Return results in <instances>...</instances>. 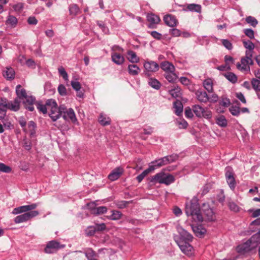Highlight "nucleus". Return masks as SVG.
<instances>
[{"instance_id": "nucleus-40", "label": "nucleus", "mask_w": 260, "mask_h": 260, "mask_svg": "<svg viewBox=\"0 0 260 260\" xmlns=\"http://www.w3.org/2000/svg\"><path fill=\"white\" fill-rule=\"evenodd\" d=\"M148 84L153 88L158 89L160 87V83L155 79L150 78L149 79Z\"/></svg>"}, {"instance_id": "nucleus-8", "label": "nucleus", "mask_w": 260, "mask_h": 260, "mask_svg": "<svg viewBox=\"0 0 260 260\" xmlns=\"http://www.w3.org/2000/svg\"><path fill=\"white\" fill-rule=\"evenodd\" d=\"M189 242L180 241L178 245L181 250L186 255L191 256L193 253V248L192 246L188 243Z\"/></svg>"}, {"instance_id": "nucleus-60", "label": "nucleus", "mask_w": 260, "mask_h": 260, "mask_svg": "<svg viewBox=\"0 0 260 260\" xmlns=\"http://www.w3.org/2000/svg\"><path fill=\"white\" fill-rule=\"evenodd\" d=\"M244 32L245 34V35L247 36L248 38H249L250 39H253L254 37V31L251 29H245L244 30Z\"/></svg>"}, {"instance_id": "nucleus-6", "label": "nucleus", "mask_w": 260, "mask_h": 260, "mask_svg": "<svg viewBox=\"0 0 260 260\" xmlns=\"http://www.w3.org/2000/svg\"><path fill=\"white\" fill-rule=\"evenodd\" d=\"M145 69L144 73L147 76L152 73L157 72L159 70V65L156 62L152 60H147L144 63Z\"/></svg>"}, {"instance_id": "nucleus-30", "label": "nucleus", "mask_w": 260, "mask_h": 260, "mask_svg": "<svg viewBox=\"0 0 260 260\" xmlns=\"http://www.w3.org/2000/svg\"><path fill=\"white\" fill-rule=\"evenodd\" d=\"M147 20L150 22L151 25L158 24L160 21L159 17L153 14H148L147 15Z\"/></svg>"}, {"instance_id": "nucleus-36", "label": "nucleus", "mask_w": 260, "mask_h": 260, "mask_svg": "<svg viewBox=\"0 0 260 260\" xmlns=\"http://www.w3.org/2000/svg\"><path fill=\"white\" fill-rule=\"evenodd\" d=\"M18 23V20L16 17L9 15L6 21V24L9 25L12 27H15Z\"/></svg>"}, {"instance_id": "nucleus-44", "label": "nucleus", "mask_w": 260, "mask_h": 260, "mask_svg": "<svg viewBox=\"0 0 260 260\" xmlns=\"http://www.w3.org/2000/svg\"><path fill=\"white\" fill-rule=\"evenodd\" d=\"M187 9L191 11L200 12L201 7L199 5L191 4L187 6Z\"/></svg>"}, {"instance_id": "nucleus-16", "label": "nucleus", "mask_w": 260, "mask_h": 260, "mask_svg": "<svg viewBox=\"0 0 260 260\" xmlns=\"http://www.w3.org/2000/svg\"><path fill=\"white\" fill-rule=\"evenodd\" d=\"M178 231L180 235L182 241L186 242H191L192 240L193 237L187 231L182 229V228H178Z\"/></svg>"}, {"instance_id": "nucleus-4", "label": "nucleus", "mask_w": 260, "mask_h": 260, "mask_svg": "<svg viewBox=\"0 0 260 260\" xmlns=\"http://www.w3.org/2000/svg\"><path fill=\"white\" fill-rule=\"evenodd\" d=\"M60 110L63 118L66 121H71L73 123L77 121L74 110L67 108L64 105H60Z\"/></svg>"}, {"instance_id": "nucleus-62", "label": "nucleus", "mask_w": 260, "mask_h": 260, "mask_svg": "<svg viewBox=\"0 0 260 260\" xmlns=\"http://www.w3.org/2000/svg\"><path fill=\"white\" fill-rule=\"evenodd\" d=\"M86 232L87 235L92 236L94 234L96 230L94 226H91L87 228Z\"/></svg>"}, {"instance_id": "nucleus-63", "label": "nucleus", "mask_w": 260, "mask_h": 260, "mask_svg": "<svg viewBox=\"0 0 260 260\" xmlns=\"http://www.w3.org/2000/svg\"><path fill=\"white\" fill-rule=\"evenodd\" d=\"M94 226L96 231H102L106 229V225L104 223L101 224H96Z\"/></svg>"}, {"instance_id": "nucleus-12", "label": "nucleus", "mask_w": 260, "mask_h": 260, "mask_svg": "<svg viewBox=\"0 0 260 260\" xmlns=\"http://www.w3.org/2000/svg\"><path fill=\"white\" fill-rule=\"evenodd\" d=\"M252 63L253 61H250L242 57L240 62H238L236 64V67L239 70L242 72L249 71L250 67L249 65L252 64Z\"/></svg>"}, {"instance_id": "nucleus-39", "label": "nucleus", "mask_w": 260, "mask_h": 260, "mask_svg": "<svg viewBox=\"0 0 260 260\" xmlns=\"http://www.w3.org/2000/svg\"><path fill=\"white\" fill-rule=\"evenodd\" d=\"M85 255L88 260L95 259L96 256L95 252L91 248H88L85 250Z\"/></svg>"}, {"instance_id": "nucleus-64", "label": "nucleus", "mask_w": 260, "mask_h": 260, "mask_svg": "<svg viewBox=\"0 0 260 260\" xmlns=\"http://www.w3.org/2000/svg\"><path fill=\"white\" fill-rule=\"evenodd\" d=\"M252 53L253 50H248L245 52V56L243 58H245L246 59H248L250 61H252Z\"/></svg>"}, {"instance_id": "nucleus-35", "label": "nucleus", "mask_w": 260, "mask_h": 260, "mask_svg": "<svg viewBox=\"0 0 260 260\" xmlns=\"http://www.w3.org/2000/svg\"><path fill=\"white\" fill-rule=\"evenodd\" d=\"M5 101L3 100V98L0 99V119L4 118L6 115V111L5 108L6 104Z\"/></svg>"}, {"instance_id": "nucleus-26", "label": "nucleus", "mask_w": 260, "mask_h": 260, "mask_svg": "<svg viewBox=\"0 0 260 260\" xmlns=\"http://www.w3.org/2000/svg\"><path fill=\"white\" fill-rule=\"evenodd\" d=\"M127 59L132 63H137L139 61L140 59L137 56L136 53L133 51L129 50L127 52Z\"/></svg>"}, {"instance_id": "nucleus-56", "label": "nucleus", "mask_w": 260, "mask_h": 260, "mask_svg": "<svg viewBox=\"0 0 260 260\" xmlns=\"http://www.w3.org/2000/svg\"><path fill=\"white\" fill-rule=\"evenodd\" d=\"M58 72H59V74L61 76H62L63 78L65 80H68V75L67 73L65 71L64 69L63 68V67H59L58 69Z\"/></svg>"}, {"instance_id": "nucleus-58", "label": "nucleus", "mask_w": 260, "mask_h": 260, "mask_svg": "<svg viewBox=\"0 0 260 260\" xmlns=\"http://www.w3.org/2000/svg\"><path fill=\"white\" fill-rule=\"evenodd\" d=\"M71 84L73 88L76 91L79 90L81 88V85L80 83L78 81H72Z\"/></svg>"}, {"instance_id": "nucleus-41", "label": "nucleus", "mask_w": 260, "mask_h": 260, "mask_svg": "<svg viewBox=\"0 0 260 260\" xmlns=\"http://www.w3.org/2000/svg\"><path fill=\"white\" fill-rule=\"evenodd\" d=\"M192 110L197 116L201 117L204 109L199 105H194L192 107Z\"/></svg>"}, {"instance_id": "nucleus-11", "label": "nucleus", "mask_w": 260, "mask_h": 260, "mask_svg": "<svg viewBox=\"0 0 260 260\" xmlns=\"http://www.w3.org/2000/svg\"><path fill=\"white\" fill-rule=\"evenodd\" d=\"M225 177L229 187L231 189L234 190L236 186L235 179L232 170L230 167H228L226 169Z\"/></svg>"}, {"instance_id": "nucleus-15", "label": "nucleus", "mask_w": 260, "mask_h": 260, "mask_svg": "<svg viewBox=\"0 0 260 260\" xmlns=\"http://www.w3.org/2000/svg\"><path fill=\"white\" fill-rule=\"evenodd\" d=\"M23 100L25 108L30 111H33L34 110V104L36 102L35 98L32 96L27 95Z\"/></svg>"}, {"instance_id": "nucleus-57", "label": "nucleus", "mask_w": 260, "mask_h": 260, "mask_svg": "<svg viewBox=\"0 0 260 260\" xmlns=\"http://www.w3.org/2000/svg\"><path fill=\"white\" fill-rule=\"evenodd\" d=\"M28 127L30 135H33L35 133L36 124L32 121H30L28 123Z\"/></svg>"}, {"instance_id": "nucleus-47", "label": "nucleus", "mask_w": 260, "mask_h": 260, "mask_svg": "<svg viewBox=\"0 0 260 260\" xmlns=\"http://www.w3.org/2000/svg\"><path fill=\"white\" fill-rule=\"evenodd\" d=\"M219 104L224 108H227L231 105V101L230 99L222 97L219 101Z\"/></svg>"}, {"instance_id": "nucleus-34", "label": "nucleus", "mask_w": 260, "mask_h": 260, "mask_svg": "<svg viewBox=\"0 0 260 260\" xmlns=\"http://www.w3.org/2000/svg\"><path fill=\"white\" fill-rule=\"evenodd\" d=\"M174 108H175V113L177 115H179L182 112L183 106L180 101L177 100L174 102Z\"/></svg>"}, {"instance_id": "nucleus-28", "label": "nucleus", "mask_w": 260, "mask_h": 260, "mask_svg": "<svg viewBox=\"0 0 260 260\" xmlns=\"http://www.w3.org/2000/svg\"><path fill=\"white\" fill-rule=\"evenodd\" d=\"M128 70L129 74L133 76L138 75L140 72V69L136 64H129Z\"/></svg>"}, {"instance_id": "nucleus-54", "label": "nucleus", "mask_w": 260, "mask_h": 260, "mask_svg": "<svg viewBox=\"0 0 260 260\" xmlns=\"http://www.w3.org/2000/svg\"><path fill=\"white\" fill-rule=\"evenodd\" d=\"M58 91L59 94L61 96H66L67 94V91L65 86L60 84L58 87Z\"/></svg>"}, {"instance_id": "nucleus-13", "label": "nucleus", "mask_w": 260, "mask_h": 260, "mask_svg": "<svg viewBox=\"0 0 260 260\" xmlns=\"http://www.w3.org/2000/svg\"><path fill=\"white\" fill-rule=\"evenodd\" d=\"M254 247L255 245H252L248 240L246 242L238 245L236 248V250L238 253L243 254L249 251Z\"/></svg>"}, {"instance_id": "nucleus-55", "label": "nucleus", "mask_w": 260, "mask_h": 260, "mask_svg": "<svg viewBox=\"0 0 260 260\" xmlns=\"http://www.w3.org/2000/svg\"><path fill=\"white\" fill-rule=\"evenodd\" d=\"M204 86L209 92H210L211 91V79L205 80L204 82Z\"/></svg>"}, {"instance_id": "nucleus-33", "label": "nucleus", "mask_w": 260, "mask_h": 260, "mask_svg": "<svg viewBox=\"0 0 260 260\" xmlns=\"http://www.w3.org/2000/svg\"><path fill=\"white\" fill-rule=\"evenodd\" d=\"M99 121L100 124L102 125H109L111 121L110 118L103 113L100 114Z\"/></svg>"}, {"instance_id": "nucleus-25", "label": "nucleus", "mask_w": 260, "mask_h": 260, "mask_svg": "<svg viewBox=\"0 0 260 260\" xmlns=\"http://www.w3.org/2000/svg\"><path fill=\"white\" fill-rule=\"evenodd\" d=\"M165 78L171 83H174L176 82L177 79H178V76L175 73V71L167 72L165 73Z\"/></svg>"}, {"instance_id": "nucleus-52", "label": "nucleus", "mask_w": 260, "mask_h": 260, "mask_svg": "<svg viewBox=\"0 0 260 260\" xmlns=\"http://www.w3.org/2000/svg\"><path fill=\"white\" fill-rule=\"evenodd\" d=\"M243 44L245 48L249 50H253L254 48V44L250 41H243Z\"/></svg>"}, {"instance_id": "nucleus-43", "label": "nucleus", "mask_w": 260, "mask_h": 260, "mask_svg": "<svg viewBox=\"0 0 260 260\" xmlns=\"http://www.w3.org/2000/svg\"><path fill=\"white\" fill-rule=\"evenodd\" d=\"M69 10L70 14L73 15H76L80 12V9L76 4L71 5L69 7Z\"/></svg>"}, {"instance_id": "nucleus-22", "label": "nucleus", "mask_w": 260, "mask_h": 260, "mask_svg": "<svg viewBox=\"0 0 260 260\" xmlns=\"http://www.w3.org/2000/svg\"><path fill=\"white\" fill-rule=\"evenodd\" d=\"M3 75L7 79L12 80L15 78V72L13 68H7L4 72Z\"/></svg>"}, {"instance_id": "nucleus-53", "label": "nucleus", "mask_w": 260, "mask_h": 260, "mask_svg": "<svg viewBox=\"0 0 260 260\" xmlns=\"http://www.w3.org/2000/svg\"><path fill=\"white\" fill-rule=\"evenodd\" d=\"M216 199L220 203H223L224 202L225 196L222 189H220L218 191V193L216 195Z\"/></svg>"}, {"instance_id": "nucleus-23", "label": "nucleus", "mask_w": 260, "mask_h": 260, "mask_svg": "<svg viewBox=\"0 0 260 260\" xmlns=\"http://www.w3.org/2000/svg\"><path fill=\"white\" fill-rule=\"evenodd\" d=\"M196 94L198 100L201 102H206L209 100L208 95L205 91L198 90Z\"/></svg>"}, {"instance_id": "nucleus-5", "label": "nucleus", "mask_w": 260, "mask_h": 260, "mask_svg": "<svg viewBox=\"0 0 260 260\" xmlns=\"http://www.w3.org/2000/svg\"><path fill=\"white\" fill-rule=\"evenodd\" d=\"M39 214V212L37 210L26 212L20 215L17 216L14 219V222L16 223H20L26 222L30 219L36 217Z\"/></svg>"}, {"instance_id": "nucleus-38", "label": "nucleus", "mask_w": 260, "mask_h": 260, "mask_svg": "<svg viewBox=\"0 0 260 260\" xmlns=\"http://www.w3.org/2000/svg\"><path fill=\"white\" fill-rule=\"evenodd\" d=\"M107 211V208L105 206H100L95 207L92 209V213L94 214H102L106 213Z\"/></svg>"}, {"instance_id": "nucleus-51", "label": "nucleus", "mask_w": 260, "mask_h": 260, "mask_svg": "<svg viewBox=\"0 0 260 260\" xmlns=\"http://www.w3.org/2000/svg\"><path fill=\"white\" fill-rule=\"evenodd\" d=\"M251 84L253 88L256 91H260V81L256 79H252L251 80Z\"/></svg>"}, {"instance_id": "nucleus-17", "label": "nucleus", "mask_w": 260, "mask_h": 260, "mask_svg": "<svg viewBox=\"0 0 260 260\" xmlns=\"http://www.w3.org/2000/svg\"><path fill=\"white\" fill-rule=\"evenodd\" d=\"M192 231L197 237L202 238L206 233V230L202 225L191 226Z\"/></svg>"}, {"instance_id": "nucleus-19", "label": "nucleus", "mask_w": 260, "mask_h": 260, "mask_svg": "<svg viewBox=\"0 0 260 260\" xmlns=\"http://www.w3.org/2000/svg\"><path fill=\"white\" fill-rule=\"evenodd\" d=\"M112 60L116 64H122L124 61V57L117 52H112L111 54Z\"/></svg>"}, {"instance_id": "nucleus-21", "label": "nucleus", "mask_w": 260, "mask_h": 260, "mask_svg": "<svg viewBox=\"0 0 260 260\" xmlns=\"http://www.w3.org/2000/svg\"><path fill=\"white\" fill-rule=\"evenodd\" d=\"M16 92L18 98L20 100H24V98L26 97L27 94L26 90L22 87L20 85H18L16 87Z\"/></svg>"}, {"instance_id": "nucleus-49", "label": "nucleus", "mask_w": 260, "mask_h": 260, "mask_svg": "<svg viewBox=\"0 0 260 260\" xmlns=\"http://www.w3.org/2000/svg\"><path fill=\"white\" fill-rule=\"evenodd\" d=\"M37 109L39 110V111L41 112L43 114H46L48 111V106L46 105V103L45 105H43L39 103H37Z\"/></svg>"}, {"instance_id": "nucleus-45", "label": "nucleus", "mask_w": 260, "mask_h": 260, "mask_svg": "<svg viewBox=\"0 0 260 260\" xmlns=\"http://www.w3.org/2000/svg\"><path fill=\"white\" fill-rule=\"evenodd\" d=\"M228 205L229 209L233 212H237L239 211L240 208L233 201H229Z\"/></svg>"}, {"instance_id": "nucleus-48", "label": "nucleus", "mask_w": 260, "mask_h": 260, "mask_svg": "<svg viewBox=\"0 0 260 260\" xmlns=\"http://www.w3.org/2000/svg\"><path fill=\"white\" fill-rule=\"evenodd\" d=\"M245 20L247 23L249 24L253 27H255L258 23L257 20L254 17L252 16H248L246 17Z\"/></svg>"}, {"instance_id": "nucleus-9", "label": "nucleus", "mask_w": 260, "mask_h": 260, "mask_svg": "<svg viewBox=\"0 0 260 260\" xmlns=\"http://www.w3.org/2000/svg\"><path fill=\"white\" fill-rule=\"evenodd\" d=\"M3 100L6 102V106L5 108L7 111V109L13 111H17L20 109V102L18 99H15L14 101L9 102L6 99L3 98Z\"/></svg>"}, {"instance_id": "nucleus-24", "label": "nucleus", "mask_w": 260, "mask_h": 260, "mask_svg": "<svg viewBox=\"0 0 260 260\" xmlns=\"http://www.w3.org/2000/svg\"><path fill=\"white\" fill-rule=\"evenodd\" d=\"M155 170L154 166H149V167L144 171L141 174L137 177V180L139 182H140L149 173Z\"/></svg>"}, {"instance_id": "nucleus-7", "label": "nucleus", "mask_w": 260, "mask_h": 260, "mask_svg": "<svg viewBox=\"0 0 260 260\" xmlns=\"http://www.w3.org/2000/svg\"><path fill=\"white\" fill-rule=\"evenodd\" d=\"M38 206V204L34 203L30 205H24L14 208L12 211V214L14 215L26 213L31 211H34Z\"/></svg>"}, {"instance_id": "nucleus-18", "label": "nucleus", "mask_w": 260, "mask_h": 260, "mask_svg": "<svg viewBox=\"0 0 260 260\" xmlns=\"http://www.w3.org/2000/svg\"><path fill=\"white\" fill-rule=\"evenodd\" d=\"M164 20L166 24L170 27H174L177 23L175 17L171 15H166L164 17Z\"/></svg>"}, {"instance_id": "nucleus-14", "label": "nucleus", "mask_w": 260, "mask_h": 260, "mask_svg": "<svg viewBox=\"0 0 260 260\" xmlns=\"http://www.w3.org/2000/svg\"><path fill=\"white\" fill-rule=\"evenodd\" d=\"M124 170L121 167L115 168L108 175V178L111 181H115L118 179L123 173Z\"/></svg>"}, {"instance_id": "nucleus-46", "label": "nucleus", "mask_w": 260, "mask_h": 260, "mask_svg": "<svg viewBox=\"0 0 260 260\" xmlns=\"http://www.w3.org/2000/svg\"><path fill=\"white\" fill-rule=\"evenodd\" d=\"M229 111L233 116H238L240 113L239 107H237L236 106H232L229 108Z\"/></svg>"}, {"instance_id": "nucleus-2", "label": "nucleus", "mask_w": 260, "mask_h": 260, "mask_svg": "<svg viewBox=\"0 0 260 260\" xmlns=\"http://www.w3.org/2000/svg\"><path fill=\"white\" fill-rule=\"evenodd\" d=\"M48 113L53 121L57 120L61 115L60 106L58 107L55 100L48 99L46 101Z\"/></svg>"}, {"instance_id": "nucleus-1", "label": "nucleus", "mask_w": 260, "mask_h": 260, "mask_svg": "<svg viewBox=\"0 0 260 260\" xmlns=\"http://www.w3.org/2000/svg\"><path fill=\"white\" fill-rule=\"evenodd\" d=\"M185 211L186 215L188 217L190 216L193 221L200 222L203 220L200 206L198 203L190 202L186 204Z\"/></svg>"}, {"instance_id": "nucleus-61", "label": "nucleus", "mask_w": 260, "mask_h": 260, "mask_svg": "<svg viewBox=\"0 0 260 260\" xmlns=\"http://www.w3.org/2000/svg\"><path fill=\"white\" fill-rule=\"evenodd\" d=\"M223 45L228 50H231L233 48L232 43L228 40H222Z\"/></svg>"}, {"instance_id": "nucleus-31", "label": "nucleus", "mask_w": 260, "mask_h": 260, "mask_svg": "<svg viewBox=\"0 0 260 260\" xmlns=\"http://www.w3.org/2000/svg\"><path fill=\"white\" fill-rule=\"evenodd\" d=\"M167 161V158L162 157L158 160H156L154 161L151 162V164L154 165H150V166H154L155 169L156 168H159L160 167L167 165L166 163Z\"/></svg>"}, {"instance_id": "nucleus-20", "label": "nucleus", "mask_w": 260, "mask_h": 260, "mask_svg": "<svg viewBox=\"0 0 260 260\" xmlns=\"http://www.w3.org/2000/svg\"><path fill=\"white\" fill-rule=\"evenodd\" d=\"M160 68L165 71V73L167 72H172L175 70V67L173 64L168 61L162 62L160 64Z\"/></svg>"}, {"instance_id": "nucleus-32", "label": "nucleus", "mask_w": 260, "mask_h": 260, "mask_svg": "<svg viewBox=\"0 0 260 260\" xmlns=\"http://www.w3.org/2000/svg\"><path fill=\"white\" fill-rule=\"evenodd\" d=\"M249 241L251 243L252 245H255V247L256 246L257 243H260V231L253 235L249 239Z\"/></svg>"}, {"instance_id": "nucleus-3", "label": "nucleus", "mask_w": 260, "mask_h": 260, "mask_svg": "<svg viewBox=\"0 0 260 260\" xmlns=\"http://www.w3.org/2000/svg\"><path fill=\"white\" fill-rule=\"evenodd\" d=\"M175 181L174 177L171 174H166L164 172L156 174L151 179V182L153 183H161L169 185Z\"/></svg>"}, {"instance_id": "nucleus-29", "label": "nucleus", "mask_w": 260, "mask_h": 260, "mask_svg": "<svg viewBox=\"0 0 260 260\" xmlns=\"http://www.w3.org/2000/svg\"><path fill=\"white\" fill-rule=\"evenodd\" d=\"M169 92L171 96L174 98L180 97L182 94L181 89L178 86L174 87V88L169 90Z\"/></svg>"}, {"instance_id": "nucleus-50", "label": "nucleus", "mask_w": 260, "mask_h": 260, "mask_svg": "<svg viewBox=\"0 0 260 260\" xmlns=\"http://www.w3.org/2000/svg\"><path fill=\"white\" fill-rule=\"evenodd\" d=\"M12 171V169L8 166L6 165L5 164L0 162V172H3L5 173H10Z\"/></svg>"}, {"instance_id": "nucleus-42", "label": "nucleus", "mask_w": 260, "mask_h": 260, "mask_svg": "<svg viewBox=\"0 0 260 260\" xmlns=\"http://www.w3.org/2000/svg\"><path fill=\"white\" fill-rule=\"evenodd\" d=\"M224 76L229 81L233 83H235L237 81V76L233 73L229 72L225 73Z\"/></svg>"}, {"instance_id": "nucleus-10", "label": "nucleus", "mask_w": 260, "mask_h": 260, "mask_svg": "<svg viewBox=\"0 0 260 260\" xmlns=\"http://www.w3.org/2000/svg\"><path fill=\"white\" fill-rule=\"evenodd\" d=\"M64 247V245H60L56 241H51L47 243L45 248V251L47 253H51Z\"/></svg>"}, {"instance_id": "nucleus-59", "label": "nucleus", "mask_w": 260, "mask_h": 260, "mask_svg": "<svg viewBox=\"0 0 260 260\" xmlns=\"http://www.w3.org/2000/svg\"><path fill=\"white\" fill-rule=\"evenodd\" d=\"M24 5L23 3H19L14 5L12 7L16 12H20L23 9Z\"/></svg>"}, {"instance_id": "nucleus-27", "label": "nucleus", "mask_w": 260, "mask_h": 260, "mask_svg": "<svg viewBox=\"0 0 260 260\" xmlns=\"http://www.w3.org/2000/svg\"><path fill=\"white\" fill-rule=\"evenodd\" d=\"M216 123L220 126L226 127L228 124V121L223 115H219L215 118Z\"/></svg>"}, {"instance_id": "nucleus-37", "label": "nucleus", "mask_w": 260, "mask_h": 260, "mask_svg": "<svg viewBox=\"0 0 260 260\" xmlns=\"http://www.w3.org/2000/svg\"><path fill=\"white\" fill-rule=\"evenodd\" d=\"M111 213V215L108 216V218L113 220H117L120 219L122 215L120 211L116 210H112Z\"/></svg>"}]
</instances>
